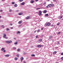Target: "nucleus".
Wrapping results in <instances>:
<instances>
[{"mask_svg":"<svg viewBox=\"0 0 63 63\" xmlns=\"http://www.w3.org/2000/svg\"><path fill=\"white\" fill-rule=\"evenodd\" d=\"M35 56V55L34 54H32V56Z\"/></svg>","mask_w":63,"mask_h":63,"instance_id":"c756f323","label":"nucleus"},{"mask_svg":"<svg viewBox=\"0 0 63 63\" xmlns=\"http://www.w3.org/2000/svg\"><path fill=\"white\" fill-rule=\"evenodd\" d=\"M46 7L47 8H48V6H47Z\"/></svg>","mask_w":63,"mask_h":63,"instance_id":"5fc2aeb1","label":"nucleus"},{"mask_svg":"<svg viewBox=\"0 0 63 63\" xmlns=\"http://www.w3.org/2000/svg\"><path fill=\"white\" fill-rule=\"evenodd\" d=\"M57 44H59V41L57 43Z\"/></svg>","mask_w":63,"mask_h":63,"instance_id":"09e8293b","label":"nucleus"},{"mask_svg":"<svg viewBox=\"0 0 63 63\" xmlns=\"http://www.w3.org/2000/svg\"><path fill=\"white\" fill-rule=\"evenodd\" d=\"M30 18V17H29V16H28L26 17V19H29Z\"/></svg>","mask_w":63,"mask_h":63,"instance_id":"6e6552de","label":"nucleus"},{"mask_svg":"<svg viewBox=\"0 0 63 63\" xmlns=\"http://www.w3.org/2000/svg\"><path fill=\"white\" fill-rule=\"evenodd\" d=\"M17 58H15V60H17Z\"/></svg>","mask_w":63,"mask_h":63,"instance_id":"6ab92c4d","label":"nucleus"},{"mask_svg":"<svg viewBox=\"0 0 63 63\" xmlns=\"http://www.w3.org/2000/svg\"><path fill=\"white\" fill-rule=\"evenodd\" d=\"M47 10H44L43 11V13L44 14L46 13H47Z\"/></svg>","mask_w":63,"mask_h":63,"instance_id":"ddd939ff","label":"nucleus"},{"mask_svg":"<svg viewBox=\"0 0 63 63\" xmlns=\"http://www.w3.org/2000/svg\"><path fill=\"white\" fill-rule=\"evenodd\" d=\"M13 49H16V47H14L13 48Z\"/></svg>","mask_w":63,"mask_h":63,"instance_id":"473e14b6","label":"nucleus"},{"mask_svg":"<svg viewBox=\"0 0 63 63\" xmlns=\"http://www.w3.org/2000/svg\"><path fill=\"white\" fill-rule=\"evenodd\" d=\"M30 3H32V0L31 1Z\"/></svg>","mask_w":63,"mask_h":63,"instance_id":"680f3d73","label":"nucleus"},{"mask_svg":"<svg viewBox=\"0 0 63 63\" xmlns=\"http://www.w3.org/2000/svg\"><path fill=\"white\" fill-rule=\"evenodd\" d=\"M20 32L18 31L17 32V34H19L20 33Z\"/></svg>","mask_w":63,"mask_h":63,"instance_id":"5701e85b","label":"nucleus"},{"mask_svg":"<svg viewBox=\"0 0 63 63\" xmlns=\"http://www.w3.org/2000/svg\"><path fill=\"white\" fill-rule=\"evenodd\" d=\"M3 11L2 10H0V12H2Z\"/></svg>","mask_w":63,"mask_h":63,"instance_id":"864d4df0","label":"nucleus"},{"mask_svg":"<svg viewBox=\"0 0 63 63\" xmlns=\"http://www.w3.org/2000/svg\"><path fill=\"white\" fill-rule=\"evenodd\" d=\"M38 15L39 16H41L42 15V13H39Z\"/></svg>","mask_w":63,"mask_h":63,"instance_id":"bb28decb","label":"nucleus"},{"mask_svg":"<svg viewBox=\"0 0 63 63\" xmlns=\"http://www.w3.org/2000/svg\"><path fill=\"white\" fill-rule=\"evenodd\" d=\"M46 4V3H45V2H44V5H45V4Z\"/></svg>","mask_w":63,"mask_h":63,"instance_id":"338daca9","label":"nucleus"},{"mask_svg":"<svg viewBox=\"0 0 63 63\" xmlns=\"http://www.w3.org/2000/svg\"><path fill=\"white\" fill-rule=\"evenodd\" d=\"M11 28V29H13V27H11V28Z\"/></svg>","mask_w":63,"mask_h":63,"instance_id":"e2e57ef3","label":"nucleus"},{"mask_svg":"<svg viewBox=\"0 0 63 63\" xmlns=\"http://www.w3.org/2000/svg\"><path fill=\"white\" fill-rule=\"evenodd\" d=\"M34 2V0H32V3H33Z\"/></svg>","mask_w":63,"mask_h":63,"instance_id":"c9c22d12","label":"nucleus"},{"mask_svg":"<svg viewBox=\"0 0 63 63\" xmlns=\"http://www.w3.org/2000/svg\"><path fill=\"white\" fill-rule=\"evenodd\" d=\"M19 1L20 2H22L23 1V0H19Z\"/></svg>","mask_w":63,"mask_h":63,"instance_id":"ea45409f","label":"nucleus"},{"mask_svg":"<svg viewBox=\"0 0 63 63\" xmlns=\"http://www.w3.org/2000/svg\"><path fill=\"white\" fill-rule=\"evenodd\" d=\"M24 55H25V53H24Z\"/></svg>","mask_w":63,"mask_h":63,"instance_id":"0e129e2a","label":"nucleus"},{"mask_svg":"<svg viewBox=\"0 0 63 63\" xmlns=\"http://www.w3.org/2000/svg\"><path fill=\"white\" fill-rule=\"evenodd\" d=\"M56 0H53V1H54V2L55 1V2H56Z\"/></svg>","mask_w":63,"mask_h":63,"instance_id":"8fccbe9b","label":"nucleus"},{"mask_svg":"<svg viewBox=\"0 0 63 63\" xmlns=\"http://www.w3.org/2000/svg\"><path fill=\"white\" fill-rule=\"evenodd\" d=\"M39 9H40V8H36V10H38Z\"/></svg>","mask_w":63,"mask_h":63,"instance_id":"79ce46f5","label":"nucleus"},{"mask_svg":"<svg viewBox=\"0 0 63 63\" xmlns=\"http://www.w3.org/2000/svg\"><path fill=\"white\" fill-rule=\"evenodd\" d=\"M42 47V45H38L37 46V47Z\"/></svg>","mask_w":63,"mask_h":63,"instance_id":"20e7f679","label":"nucleus"},{"mask_svg":"<svg viewBox=\"0 0 63 63\" xmlns=\"http://www.w3.org/2000/svg\"><path fill=\"white\" fill-rule=\"evenodd\" d=\"M38 35H36V38H38Z\"/></svg>","mask_w":63,"mask_h":63,"instance_id":"c03bdc74","label":"nucleus"},{"mask_svg":"<svg viewBox=\"0 0 63 63\" xmlns=\"http://www.w3.org/2000/svg\"><path fill=\"white\" fill-rule=\"evenodd\" d=\"M39 13H40V14H42V11H39Z\"/></svg>","mask_w":63,"mask_h":63,"instance_id":"412c9836","label":"nucleus"},{"mask_svg":"<svg viewBox=\"0 0 63 63\" xmlns=\"http://www.w3.org/2000/svg\"><path fill=\"white\" fill-rule=\"evenodd\" d=\"M1 27H2V28H5V27H4V26L3 25H2L1 26Z\"/></svg>","mask_w":63,"mask_h":63,"instance_id":"cd10ccee","label":"nucleus"},{"mask_svg":"<svg viewBox=\"0 0 63 63\" xmlns=\"http://www.w3.org/2000/svg\"><path fill=\"white\" fill-rule=\"evenodd\" d=\"M9 28H7L6 29V31H8L9 30Z\"/></svg>","mask_w":63,"mask_h":63,"instance_id":"aec40b11","label":"nucleus"},{"mask_svg":"<svg viewBox=\"0 0 63 63\" xmlns=\"http://www.w3.org/2000/svg\"><path fill=\"white\" fill-rule=\"evenodd\" d=\"M57 25H59V23H58L57 24Z\"/></svg>","mask_w":63,"mask_h":63,"instance_id":"3c124183","label":"nucleus"},{"mask_svg":"<svg viewBox=\"0 0 63 63\" xmlns=\"http://www.w3.org/2000/svg\"><path fill=\"white\" fill-rule=\"evenodd\" d=\"M5 43L7 44H9V40L6 41H5Z\"/></svg>","mask_w":63,"mask_h":63,"instance_id":"7ed1b4c3","label":"nucleus"},{"mask_svg":"<svg viewBox=\"0 0 63 63\" xmlns=\"http://www.w3.org/2000/svg\"><path fill=\"white\" fill-rule=\"evenodd\" d=\"M45 16H48V14H45Z\"/></svg>","mask_w":63,"mask_h":63,"instance_id":"dca6fc26","label":"nucleus"},{"mask_svg":"<svg viewBox=\"0 0 63 63\" xmlns=\"http://www.w3.org/2000/svg\"><path fill=\"white\" fill-rule=\"evenodd\" d=\"M6 37V34H4L3 37L4 38H5Z\"/></svg>","mask_w":63,"mask_h":63,"instance_id":"39448f33","label":"nucleus"},{"mask_svg":"<svg viewBox=\"0 0 63 63\" xmlns=\"http://www.w3.org/2000/svg\"><path fill=\"white\" fill-rule=\"evenodd\" d=\"M17 51H20V49H17Z\"/></svg>","mask_w":63,"mask_h":63,"instance_id":"4be33fe9","label":"nucleus"},{"mask_svg":"<svg viewBox=\"0 0 63 63\" xmlns=\"http://www.w3.org/2000/svg\"><path fill=\"white\" fill-rule=\"evenodd\" d=\"M58 34H60V32H58Z\"/></svg>","mask_w":63,"mask_h":63,"instance_id":"6e6d98bb","label":"nucleus"},{"mask_svg":"<svg viewBox=\"0 0 63 63\" xmlns=\"http://www.w3.org/2000/svg\"><path fill=\"white\" fill-rule=\"evenodd\" d=\"M38 1V0H35V1H36V2H37Z\"/></svg>","mask_w":63,"mask_h":63,"instance_id":"13d9d810","label":"nucleus"},{"mask_svg":"<svg viewBox=\"0 0 63 63\" xmlns=\"http://www.w3.org/2000/svg\"><path fill=\"white\" fill-rule=\"evenodd\" d=\"M10 25L12 26V25H13V24H12V23H11L10 24Z\"/></svg>","mask_w":63,"mask_h":63,"instance_id":"4d7b16f0","label":"nucleus"},{"mask_svg":"<svg viewBox=\"0 0 63 63\" xmlns=\"http://www.w3.org/2000/svg\"><path fill=\"white\" fill-rule=\"evenodd\" d=\"M18 15H23V13L22 12L20 13H18Z\"/></svg>","mask_w":63,"mask_h":63,"instance_id":"0eeeda50","label":"nucleus"},{"mask_svg":"<svg viewBox=\"0 0 63 63\" xmlns=\"http://www.w3.org/2000/svg\"><path fill=\"white\" fill-rule=\"evenodd\" d=\"M17 42H15V43H14V44L15 45H17Z\"/></svg>","mask_w":63,"mask_h":63,"instance_id":"a878e982","label":"nucleus"},{"mask_svg":"<svg viewBox=\"0 0 63 63\" xmlns=\"http://www.w3.org/2000/svg\"><path fill=\"white\" fill-rule=\"evenodd\" d=\"M51 7H53L54 6V4H51Z\"/></svg>","mask_w":63,"mask_h":63,"instance_id":"f3484780","label":"nucleus"},{"mask_svg":"<svg viewBox=\"0 0 63 63\" xmlns=\"http://www.w3.org/2000/svg\"><path fill=\"white\" fill-rule=\"evenodd\" d=\"M61 55H63V53H61Z\"/></svg>","mask_w":63,"mask_h":63,"instance_id":"37998d69","label":"nucleus"},{"mask_svg":"<svg viewBox=\"0 0 63 63\" xmlns=\"http://www.w3.org/2000/svg\"><path fill=\"white\" fill-rule=\"evenodd\" d=\"M5 49V48H2L1 49V51H3V50H4Z\"/></svg>","mask_w":63,"mask_h":63,"instance_id":"4468645a","label":"nucleus"},{"mask_svg":"<svg viewBox=\"0 0 63 63\" xmlns=\"http://www.w3.org/2000/svg\"><path fill=\"white\" fill-rule=\"evenodd\" d=\"M4 56H5L6 57H9V55H4Z\"/></svg>","mask_w":63,"mask_h":63,"instance_id":"423d86ee","label":"nucleus"},{"mask_svg":"<svg viewBox=\"0 0 63 63\" xmlns=\"http://www.w3.org/2000/svg\"><path fill=\"white\" fill-rule=\"evenodd\" d=\"M12 10L11 9H10L9 10V12H12Z\"/></svg>","mask_w":63,"mask_h":63,"instance_id":"72a5a7b5","label":"nucleus"},{"mask_svg":"<svg viewBox=\"0 0 63 63\" xmlns=\"http://www.w3.org/2000/svg\"><path fill=\"white\" fill-rule=\"evenodd\" d=\"M39 41L40 42H41V41H42V39H41L39 40Z\"/></svg>","mask_w":63,"mask_h":63,"instance_id":"f704fd0d","label":"nucleus"},{"mask_svg":"<svg viewBox=\"0 0 63 63\" xmlns=\"http://www.w3.org/2000/svg\"><path fill=\"white\" fill-rule=\"evenodd\" d=\"M22 60H21V62H22Z\"/></svg>","mask_w":63,"mask_h":63,"instance_id":"69168bd1","label":"nucleus"},{"mask_svg":"<svg viewBox=\"0 0 63 63\" xmlns=\"http://www.w3.org/2000/svg\"><path fill=\"white\" fill-rule=\"evenodd\" d=\"M21 60H23V57H22L20 58Z\"/></svg>","mask_w":63,"mask_h":63,"instance_id":"a211bd4d","label":"nucleus"},{"mask_svg":"<svg viewBox=\"0 0 63 63\" xmlns=\"http://www.w3.org/2000/svg\"><path fill=\"white\" fill-rule=\"evenodd\" d=\"M15 2H12V4H13V5H14V4H15Z\"/></svg>","mask_w":63,"mask_h":63,"instance_id":"393cba45","label":"nucleus"},{"mask_svg":"<svg viewBox=\"0 0 63 63\" xmlns=\"http://www.w3.org/2000/svg\"><path fill=\"white\" fill-rule=\"evenodd\" d=\"M24 63H26V62L25 61H24L23 62Z\"/></svg>","mask_w":63,"mask_h":63,"instance_id":"a18cd8bd","label":"nucleus"},{"mask_svg":"<svg viewBox=\"0 0 63 63\" xmlns=\"http://www.w3.org/2000/svg\"><path fill=\"white\" fill-rule=\"evenodd\" d=\"M62 17H63V16H60V19H61L62 18Z\"/></svg>","mask_w":63,"mask_h":63,"instance_id":"2f4dec72","label":"nucleus"},{"mask_svg":"<svg viewBox=\"0 0 63 63\" xmlns=\"http://www.w3.org/2000/svg\"><path fill=\"white\" fill-rule=\"evenodd\" d=\"M49 39H50L51 40L53 39V37L52 36H49Z\"/></svg>","mask_w":63,"mask_h":63,"instance_id":"f03ea898","label":"nucleus"},{"mask_svg":"<svg viewBox=\"0 0 63 63\" xmlns=\"http://www.w3.org/2000/svg\"><path fill=\"white\" fill-rule=\"evenodd\" d=\"M22 26V25H20L19 26V27H21Z\"/></svg>","mask_w":63,"mask_h":63,"instance_id":"4c0bfd02","label":"nucleus"},{"mask_svg":"<svg viewBox=\"0 0 63 63\" xmlns=\"http://www.w3.org/2000/svg\"><path fill=\"white\" fill-rule=\"evenodd\" d=\"M22 23V21H19L18 22V24H20V23Z\"/></svg>","mask_w":63,"mask_h":63,"instance_id":"9d476101","label":"nucleus"},{"mask_svg":"<svg viewBox=\"0 0 63 63\" xmlns=\"http://www.w3.org/2000/svg\"><path fill=\"white\" fill-rule=\"evenodd\" d=\"M57 53V51H55L53 52V54H56Z\"/></svg>","mask_w":63,"mask_h":63,"instance_id":"1a4fd4ad","label":"nucleus"},{"mask_svg":"<svg viewBox=\"0 0 63 63\" xmlns=\"http://www.w3.org/2000/svg\"><path fill=\"white\" fill-rule=\"evenodd\" d=\"M48 7H51V4L48 5Z\"/></svg>","mask_w":63,"mask_h":63,"instance_id":"7c9ffc66","label":"nucleus"},{"mask_svg":"<svg viewBox=\"0 0 63 63\" xmlns=\"http://www.w3.org/2000/svg\"><path fill=\"white\" fill-rule=\"evenodd\" d=\"M51 24L49 23H46V26H49Z\"/></svg>","mask_w":63,"mask_h":63,"instance_id":"f257e3e1","label":"nucleus"},{"mask_svg":"<svg viewBox=\"0 0 63 63\" xmlns=\"http://www.w3.org/2000/svg\"><path fill=\"white\" fill-rule=\"evenodd\" d=\"M14 39H15V40H16V38H14Z\"/></svg>","mask_w":63,"mask_h":63,"instance_id":"052dcab7","label":"nucleus"},{"mask_svg":"<svg viewBox=\"0 0 63 63\" xmlns=\"http://www.w3.org/2000/svg\"><path fill=\"white\" fill-rule=\"evenodd\" d=\"M51 27H52V26H53V25H51Z\"/></svg>","mask_w":63,"mask_h":63,"instance_id":"de8ad7c7","label":"nucleus"},{"mask_svg":"<svg viewBox=\"0 0 63 63\" xmlns=\"http://www.w3.org/2000/svg\"><path fill=\"white\" fill-rule=\"evenodd\" d=\"M37 31V30H35V31H34V32L35 33H36V32Z\"/></svg>","mask_w":63,"mask_h":63,"instance_id":"49530a36","label":"nucleus"},{"mask_svg":"<svg viewBox=\"0 0 63 63\" xmlns=\"http://www.w3.org/2000/svg\"><path fill=\"white\" fill-rule=\"evenodd\" d=\"M61 59L62 60H63V57H62V58H61Z\"/></svg>","mask_w":63,"mask_h":63,"instance_id":"a19ab883","label":"nucleus"},{"mask_svg":"<svg viewBox=\"0 0 63 63\" xmlns=\"http://www.w3.org/2000/svg\"><path fill=\"white\" fill-rule=\"evenodd\" d=\"M40 31V30L39 29L37 30V32H39Z\"/></svg>","mask_w":63,"mask_h":63,"instance_id":"b1692460","label":"nucleus"},{"mask_svg":"<svg viewBox=\"0 0 63 63\" xmlns=\"http://www.w3.org/2000/svg\"><path fill=\"white\" fill-rule=\"evenodd\" d=\"M57 48H58V47H55V48H56V49H57Z\"/></svg>","mask_w":63,"mask_h":63,"instance_id":"603ef678","label":"nucleus"},{"mask_svg":"<svg viewBox=\"0 0 63 63\" xmlns=\"http://www.w3.org/2000/svg\"><path fill=\"white\" fill-rule=\"evenodd\" d=\"M55 63H58L57 62Z\"/></svg>","mask_w":63,"mask_h":63,"instance_id":"774afa93","label":"nucleus"},{"mask_svg":"<svg viewBox=\"0 0 63 63\" xmlns=\"http://www.w3.org/2000/svg\"><path fill=\"white\" fill-rule=\"evenodd\" d=\"M5 38V39H8V37H6V36L5 37V38Z\"/></svg>","mask_w":63,"mask_h":63,"instance_id":"e433bc0d","label":"nucleus"},{"mask_svg":"<svg viewBox=\"0 0 63 63\" xmlns=\"http://www.w3.org/2000/svg\"><path fill=\"white\" fill-rule=\"evenodd\" d=\"M3 52L4 53H5V52H6V50H4L3 51Z\"/></svg>","mask_w":63,"mask_h":63,"instance_id":"58836bf2","label":"nucleus"},{"mask_svg":"<svg viewBox=\"0 0 63 63\" xmlns=\"http://www.w3.org/2000/svg\"><path fill=\"white\" fill-rule=\"evenodd\" d=\"M25 4V3H24V2H22L21 3V5H24Z\"/></svg>","mask_w":63,"mask_h":63,"instance_id":"f8f14e48","label":"nucleus"},{"mask_svg":"<svg viewBox=\"0 0 63 63\" xmlns=\"http://www.w3.org/2000/svg\"><path fill=\"white\" fill-rule=\"evenodd\" d=\"M14 6L15 7H17V5L16 4H15L14 5Z\"/></svg>","mask_w":63,"mask_h":63,"instance_id":"2eb2a0df","label":"nucleus"},{"mask_svg":"<svg viewBox=\"0 0 63 63\" xmlns=\"http://www.w3.org/2000/svg\"><path fill=\"white\" fill-rule=\"evenodd\" d=\"M16 56L18 57L19 56V54L17 55H16Z\"/></svg>","mask_w":63,"mask_h":63,"instance_id":"c85d7f7f","label":"nucleus"},{"mask_svg":"<svg viewBox=\"0 0 63 63\" xmlns=\"http://www.w3.org/2000/svg\"><path fill=\"white\" fill-rule=\"evenodd\" d=\"M12 43V41L11 40H9V44H11Z\"/></svg>","mask_w":63,"mask_h":63,"instance_id":"9b49d317","label":"nucleus"},{"mask_svg":"<svg viewBox=\"0 0 63 63\" xmlns=\"http://www.w3.org/2000/svg\"><path fill=\"white\" fill-rule=\"evenodd\" d=\"M41 30H43V28H41Z\"/></svg>","mask_w":63,"mask_h":63,"instance_id":"bf43d9fd","label":"nucleus"}]
</instances>
